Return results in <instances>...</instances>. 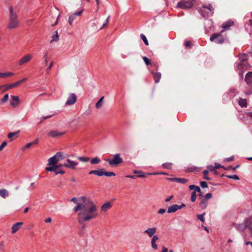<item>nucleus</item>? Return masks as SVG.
Wrapping results in <instances>:
<instances>
[{
  "instance_id": "1",
  "label": "nucleus",
  "mask_w": 252,
  "mask_h": 252,
  "mask_svg": "<svg viewBox=\"0 0 252 252\" xmlns=\"http://www.w3.org/2000/svg\"><path fill=\"white\" fill-rule=\"evenodd\" d=\"M96 211V206L93 201H90L89 204L84 203L82 208L79 209V211L77 212L78 222L82 224L94 219L97 216Z\"/></svg>"
},
{
  "instance_id": "2",
  "label": "nucleus",
  "mask_w": 252,
  "mask_h": 252,
  "mask_svg": "<svg viewBox=\"0 0 252 252\" xmlns=\"http://www.w3.org/2000/svg\"><path fill=\"white\" fill-rule=\"evenodd\" d=\"M9 16L7 27L9 29L17 28L19 26L20 24V22L18 18L17 13L14 10L12 6H11L9 7Z\"/></svg>"
},
{
  "instance_id": "3",
  "label": "nucleus",
  "mask_w": 252,
  "mask_h": 252,
  "mask_svg": "<svg viewBox=\"0 0 252 252\" xmlns=\"http://www.w3.org/2000/svg\"><path fill=\"white\" fill-rule=\"evenodd\" d=\"M252 224V218H247L243 223L235 224L234 227L236 229L241 232H244L247 228H248L250 232L252 235V227L251 226Z\"/></svg>"
},
{
  "instance_id": "4",
  "label": "nucleus",
  "mask_w": 252,
  "mask_h": 252,
  "mask_svg": "<svg viewBox=\"0 0 252 252\" xmlns=\"http://www.w3.org/2000/svg\"><path fill=\"white\" fill-rule=\"evenodd\" d=\"M104 160L107 162L111 166H117L121 164L123 161L120 154L114 155L112 159L105 158Z\"/></svg>"
},
{
  "instance_id": "5",
  "label": "nucleus",
  "mask_w": 252,
  "mask_h": 252,
  "mask_svg": "<svg viewBox=\"0 0 252 252\" xmlns=\"http://www.w3.org/2000/svg\"><path fill=\"white\" fill-rule=\"evenodd\" d=\"M196 1V0H182L178 2L177 7L183 9H189L194 5Z\"/></svg>"
},
{
  "instance_id": "6",
  "label": "nucleus",
  "mask_w": 252,
  "mask_h": 252,
  "mask_svg": "<svg viewBox=\"0 0 252 252\" xmlns=\"http://www.w3.org/2000/svg\"><path fill=\"white\" fill-rule=\"evenodd\" d=\"M200 13L203 17H208L213 15L214 13V8L211 4L208 6H203L200 9Z\"/></svg>"
},
{
  "instance_id": "7",
  "label": "nucleus",
  "mask_w": 252,
  "mask_h": 252,
  "mask_svg": "<svg viewBox=\"0 0 252 252\" xmlns=\"http://www.w3.org/2000/svg\"><path fill=\"white\" fill-rule=\"evenodd\" d=\"M64 158L61 152H58L53 157L48 159V165H55L59 161Z\"/></svg>"
},
{
  "instance_id": "8",
  "label": "nucleus",
  "mask_w": 252,
  "mask_h": 252,
  "mask_svg": "<svg viewBox=\"0 0 252 252\" xmlns=\"http://www.w3.org/2000/svg\"><path fill=\"white\" fill-rule=\"evenodd\" d=\"M210 40L218 44H222L224 42V38L221 33H216L210 36Z\"/></svg>"
},
{
  "instance_id": "9",
  "label": "nucleus",
  "mask_w": 252,
  "mask_h": 252,
  "mask_svg": "<svg viewBox=\"0 0 252 252\" xmlns=\"http://www.w3.org/2000/svg\"><path fill=\"white\" fill-rule=\"evenodd\" d=\"M70 201L74 202L76 204V206H75L73 209V211L75 213H77L79 211V209H81L83 207V202H79L78 198L73 197L70 199Z\"/></svg>"
},
{
  "instance_id": "10",
  "label": "nucleus",
  "mask_w": 252,
  "mask_h": 252,
  "mask_svg": "<svg viewBox=\"0 0 252 252\" xmlns=\"http://www.w3.org/2000/svg\"><path fill=\"white\" fill-rule=\"evenodd\" d=\"M184 207H185V205L184 203H182L181 205H173L168 207L167 212L168 213H174L178 210L181 209Z\"/></svg>"
},
{
  "instance_id": "11",
  "label": "nucleus",
  "mask_w": 252,
  "mask_h": 252,
  "mask_svg": "<svg viewBox=\"0 0 252 252\" xmlns=\"http://www.w3.org/2000/svg\"><path fill=\"white\" fill-rule=\"evenodd\" d=\"M66 163L63 164V166L68 168H70L73 170L76 169V166L78 165L77 162L72 161L70 159L68 158L66 159Z\"/></svg>"
},
{
  "instance_id": "12",
  "label": "nucleus",
  "mask_w": 252,
  "mask_h": 252,
  "mask_svg": "<svg viewBox=\"0 0 252 252\" xmlns=\"http://www.w3.org/2000/svg\"><path fill=\"white\" fill-rule=\"evenodd\" d=\"M32 58V55L31 54H27L23 56L20 60L19 64L20 65H23L28 62H29Z\"/></svg>"
},
{
  "instance_id": "13",
  "label": "nucleus",
  "mask_w": 252,
  "mask_h": 252,
  "mask_svg": "<svg viewBox=\"0 0 252 252\" xmlns=\"http://www.w3.org/2000/svg\"><path fill=\"white\" fill-rule=\"evenodd\" d=\"M77 100V97L75 94L72 93L65 102L66 105H71L74 104Z\"/></svg>"
},
{
  "instance_id": "14",
  "label": "nucleus",
  "mask_w": 252,
  "mask_h": 252,
  "mask_svg": "<svg viewBox=\"0 0 252 252\" xmlns=\"http://www.w3.org/2000/svg\"><path fill=\"white\" fill-rule=\"evenodd\" d=\"M83 12V10L75 12L71 14L68 17V23L70 26H72L73 22L77 16H80Z\"/></svg>"
},
{
  "instance_id": "15",
  "label": "nucleus",
  "mask_w": 252,
  "mask_h": 252,
  "mask_svg": "<svg viewBox=\"0 0 252 252\" xmlns=\"http://www.w3.org/2000/svg\"><path fill=\"white\" fill-rule=\"evenodd\" d=\"M112 206V204L110 202H106L101 206L100 211L102 212H106Z\"/></svg>"
},
{
  "instance_id": "16",
  "label": "nucleus",
  "mask_w": 252,
  "mask_h": 252,
  "mask_svg": "<svg viewBox=\"0 0 252 252\" xmlns=\"http://www.w3.org/2000/svg\"><path fill=\"white\" fill-rule=\"evenodd\" d=\"M11 97L12 101L10 102V105L12 107L16 106L20 102L19 96L11 95Z\"/></svg>"
},
{
  "instance_id": "17",
  "label": "nucleus",
  "mask_w": 252,
  "mask_h": 252,
  "mask_svg": "<svg viewBox=\"0 0 252 252\" xmlns=\"http://www.w3.org/2000/svg\"><path fill=\"white\" fill-rule=\"evenodd\" d=\"M247 55L246 54H242L240 56V59L241 62V63L238 64V67L239 69H241L242 68V65L245 64V61L247 60Z\"/></svg>"
},
{
  "instance_id": "18",
  "label": "nucleus",
  "mask_w": 252,
  "mask_h": 252,
  "mask_svg": "<svg viewBox=\"0 0 252 252\" xmlns=\"http://www.w3.org/2000/svg\"><path fill=\"white\" fill-rule=\"evenodd\" d=\"M23 222H17L13 225L12 226V231L11 233L12 234L15 233L21 227V226L22 225Z\"/></svg>"
},
{
  "instance_id": "19",
  "label": "nucleus",
  "mask_w": 252,
  "mask_h": 252,
  "mask_svg": "<svg viewBox=\"0 0 252 252\" xmlns=\"http://www.w3.org/2000/svg\"><path fill=\"white\" fill-rule=\"evenodd\" d=\"M104 169H99L96 170H92L89 172V174H94L98 176H102L104 175Z\"/></svg>"
},
{
  "instance_id": "20",
  "label": "nucleus",
  "mask_w": 252,
  "mask_h": 252,
  "mask_svg": "<svg viewBox=\"0 0 252 252\" xmlns=\"http://www.w3.org/2000/svg\"><path fill=\"white\" fill-rule=\"evenodd\" d=\"M156 227L149 228L144 231V233H147L150 237H151L156 233Z\"/></svg>"
},
{
  "instance_id": "21",
  "label": "nucleus",
  "mask_w": 252,
  "mask_h": 252,
  "mask_svg": "<svg viewBox=\"0 0 252 252\" xmlns=\"http://www.w3.org/2000/svg\"><path fill=\"white\" fill-rule=\"evenodd\" d=\"M168 179L171 181L176 182L181 184H185L188 182V180L185 178H169Z\"/></svg>"
},
{
  "instance_id": "22",
  "label": "nucleus",
  "mask_w": 252,
  "mask_h": 252,
  "mask_svg": "<svg viewBox=\"0 0 252 252\" xmlns=\"http://www.w3.org/2000/svg\"><path fill=\"white\" fill-rule=\"evenodd\" d=\"M64 133V132H60L57 130H52L48 133V136L52 137H56L62 135Z\"/></svg>"
},
{
  "instance_id": "23",
  "label": "nucleus",
  "mask_w": 252,
  "mask_h": 252,
  "mask_svg": "<svg viewBox=\"0 0 252 252\" xmlns=\"http://www.w3.org/2000/svg\"><path fill=\"white\" fill-rule=\"evenodd\" d=\"M151 73L153 74V78L156 83H158L159 82L161 77V73L160 72H154L152 71Z\"/></svg>"
},
{
  "instance_id": "24",
  "label": "nucleus",
  "mask_w": 252,
  "mask_h": 252,
  "mask_svg": "<svg viewBox=\"0 0 252 252\" xmlns=\"http://www.w3.org/2000/svg\"><path fill=\"white\" fill-rule=\"evenodd\" d=\"M245 81L248 85L252 84V72H249L246 75Z\"/></svg>"
},
{
  "instance_id": "25",
  "label": "nucleus",
  "mask_w": 252,
  "mask_h": 252,
  "mask_svg": "<svg viewBox=\"0 0 252 252\" xmlns=\"http://www.w3.org/2000/svg\"><path fill=\"white\" fill-rule=\"evenodd\" d=\"M9 195V192L5 189H0V196L3 198H5Z\"/></svg>"
},
{
  "instance_id": "26",
  "label": "nucleus",
  "mask_w": 252,
  "mask_h": 252,
  "mask_svg": "<svg viewBox=\"0 0 252 252\" xmlns=\"http://www.w3.org/2000/svg\"><path fill=\"white\" fill-rule=\"evenodd\" d=\"M208 204V201L205 200L204 199H202L201 202L199 203V207L202 209H205L207 207Z\"/></svg>"
},
{
  "instance_id": "27",
  "label": "nucleus",
  "mask_w": 252,
  "mask_h": 252,
  "mask_svg": "<svg viewBox=\"0 0 252 252\" xmlns=\"http://www.w3.org/2000/svg\"><path fill=\"white\" fill-rule=\"evenodd\" d=\"M239 104L241 107H247V101L246 99L240 98L239 99Z\"/></svg>"
},
{
  "instance_id": "28",
  "label": "nucleus",
  "mask_w": 252,
  "mask_h": 252,
  "mask_svg": "<svg viewBox=\"0 0 252 252\" xmlns=\"http://www.w3.org/2000/svg\"><path fill=\"white\" fill-rule=\"evenodd\" d=\"M104 96H102L95 104V107L97 109H99L102 106L103 103Z\"/></svg>"
},
{
  "instance_id": "29",
  "label": "nucleus",
  "mask_w": 252,
  "mask_h": 252,
  "mask_svg": "<svg viewBox=\"0 0 252 252\" xmlns=\"http://www.w3.org/2000/svg\"><path fill=\"white\" fill-rule=\"evenodd\" d=\"M14 73L12 72H7L4 73L0 72V78H6L9 76H13Z\"/></svg>"
},
{
  "instance_id": "30",
  "label": "nucleus",
  "mask_w": 252,
  "mask_h": 252,
  "mask_svg": "<svg viewBox=\"0 0 252 252\" xmlns=\"http://www.w3.org/2000/svg\"><path fill=\"white\" fill-rule=\"evenodd\" d=\"M55 35H53L52 37V40H51L50 42H57L59 40V35L58 34V32L56 31L55 32Z\"/></svg>"
},
{
  "instance_id": "31",
  "label": "nucleus",
  "mask_w": 252,
  "mask_h": 252,
  "mask_svg": "<svg viewBox=\"0 0 252 252\" xmlns=\"http://www.w3.org/2000/svg\"><path fill=\"white\" fill-rule=\"evenodd\" d=\"M189 189L190 190H194L193 191H197V192H200V189L199 187L196 186L195 185H190L189 186Z\"/></svg>"
},
{
  "instance_id": "32",
  "label": "nucleus",
  "mask_w": 252,
  "mask_h": 252,
  "mask_svg": "<svg viewBox=\"0 0 252 252\" xmlns=\"http://www.w3.org/2000/svg\"><path fill=\"white\" fill-rule=\"evenodd\" d=\"M100 162V159L98 157H95L94 158L92 159L91 160V163L92 164H98Z\"/></svg>"
},
{
  "instance_id": "33",
  "label": "nucleus",
  "mask_w": 252,
  "mask_h": 252,
  "mask_svg": "<svg viewBox=\"0 0 252 252\" xmlns=\"http://www.w3.org/2000/svg\"><path fill=\"white\" fill-rule=\"evenodd\" d=\"M20 131L19 130H18L17 131H15V132H10L8 133V138L10 139V141H12V139H11L13 137L16 136V135H17L19 133Z\"/></svg>"
},
{
  "instance_id": "34",
  "label": "nucleus",
  "mask_w": 252,
  "mask_h": 252,
  "mask_svg": "<svg viewBox=\"0 0 252 252\" xmlns=\"http://www.w3.org/2000/svg\"><path fill=\"white\" fill-rule=\"evenodd\" d=\"M51 167H46L45 169L47 171L52 172L56 171L57 169V167H56L55 165H51Z\"/></svg>"
},
{
  "instance_id": "35",
  "label": "nucleus",
  "mask_w": 252,
  "mask_h": 252,
  "mask_svg": "<svg viewBox=\"0 0 252 252\" xmlns=\"http://www.w3.org/2000/svg\"><path fill=\"white\" fill-rule=\"evenodd\" d=\"M78 159L82 162H87L90 160V158L88 157H78Z\"/></svg>"
},
{
  "instance_id": "36",
  "label": "nucleus",
  "mask_w": 252,
  "mask_h": 252,
  "mask_svg": "<svg viewBox=\"0 0 252 252\" xmlns=\"http://www.w3.org/2000/svg\"><path fill=\"white\" fill-rule=\"evenodd\" d=\"M26 80H27V78H23L22 80L17 81L15 83H13V84L14 85V88L19 86L21 84L23 83Z\"/></svg>"
},
{
  "instance_id": "37",
  "label": "nucleus",
  "mask_w": 252,
  "mask_h": 252,
  "mask_svg": "<svg viewBox=\"0 0 252 252\" xmlns=\"http://www.w3.org/2000/svg\"><path fill=\"white\" fill-rule=\"evenodd\" d=\"M208 170H205L203 172V178L206 180H211V179L208 176Z\"/></svg>"
},
{
  "instance_id": "38",
  "label": "nucleus",
  "mask_w": 252,
  "mask_h": 252,
  "mask_svg": "<svg viewBox=\"0 0 252 252\" xmlns=\"http://www.w3.org/2000/svg\"><path fill=\"white\" fill-rule=\"evenodd\" d=\"M133 172L135 174H138L137 177H145V175L141 171L134 170Z\"/></svg>"
},
{
  "instance_id": "39",
  "label": "nucleus",
  "mask_w": 252,
  "mask_h": 252,
  "mask_svg": "<svg viewBox=\"0 0 252 252\" xmlns=\"http://www.w3.org/2000/svg\"><path fill=\"white\" fill-rule=\"evenodd\" d=\"M9 98V95L8 94H5L4 96L1 98V102L2 103H5L8 100V99Z\"/></svg>"
},
{
  "instance_id": "40",
  "label": "nucleus",
  "mask_w": 252,
  "mask_h": 252,
  "mask_svg": "<svg viewBox=\"0 0 252 252\" xmlns=\"http://www.w3.org/2000/svg\"><path fill=\"white\" fill-rule=\"evenodd\" d=\"M104 175L107 176V177H111V176H115L116 174L115 173L113 172H107L104 171Z\"/></svg>"
},
{
  "instance_id": "41",
  "label": "nucleus",
  "mask_w": 252,
  "mask_h": 252,
  "mask_svg": "<svg viewBox=\"0 0 252 252\" xmlns=\"http://www.w3.org/2000/svg\"><path fill=\"white\" fill-rule=\"evenodd\" d=\"M3 87H5V91H7V90H8L9 89L14 88L13 84H5V85H3Z\"/></svg>"
},
{
  "instance_id": "42",
  "label": "nucleus",
  "mask_w": 252,
  "mask_h": 252,
  "mask_svg": "<svg viewBox=\"0 0 252 252\" xmlns=\"http://www.w3.org/2000/svg\"><path fill=\"white\" fill-rule=\"evenodd\" d=\"M233 25V22L231 21L228 22V24H224L222 25L223 28H227Z\"/></svg>"
},
{
  "instance_id": "43",
  "label": "nucleus",
  "mask_w": 252,
  "mask_h": 252,
  "mask_svg": "<svg viewBox=\"0 0 252 252\" xmlns=\"http://www.w3.org/2000/svg\"><path fill=\"white\" fill-rule=\"evenodd\" d=\"M205 214V213L204 212L202 214H200V215H197V218L200 220H201L202 222H204L205 221V220H204V216Z\"/></svg>"
},
{
  "instance_id": "44",
  "label": "nucleus",
  "mask_w": 252,
  "mask_h": 252,
  "mask_svg": "<svg viewBox=\"0 0 252 252\" xmlns=\"http://www.w3.org/2000/svg\"><path fill=\"white\" fill-rule=\"evenodd\" d=\"M227 178H230V179H234V180H238L239 179V178L238 177V176L236 175H226V176Z\"/></svg>"
},
{
  "instance_id": "45",
  "label": "nucleus",
  "mask_w": 252,
  "mask_h": 252,
  "mask_svg": "<svg viewBox=\"0 0 252 252\" xmlns=\"http://www.w3.org/2000/svg\"><path fill=\"white\" fill-rule=\"evenodd\" d=\"M140 36H141V38L142 39L143 41H144V42L145 43V44L146 45H148L149 44V43H148V40L147 39L146 36L143 34H141L140 35Z\"/></svg>"
},
{
  "instance_id": "46",
  "label": "nucleus",
  "mask_w": 252,
  "mask_h": 252,
  "mask_svg": "<svg viewBox=\"0 0 252 252\" xmlns=\"http://www.w3.org/2000/svg\"><path fill=\"white\" fill-rule=\"evenodd\" d=\"M142 58L147 65H148L151 64L150 61L147 57L144 56V57H143Z\"/></svg>"
},
{
  "instance_id": "47",
  "label": "nucleus",
  "mask_w": 252,
  "mask_h": 252,
  "mask_svg": "<svg viewBox=\"0 0 252 252\" xmlns=\"http://www.w3.org/2000/svg\"><path fill=\"white\" fill-rule=\"evenodd\" d=\"M196 192H195V191H193L191 193L190 200H191V202H194L196 200Z\"/></svg>"
},
{
  "instance_id": "48",
  "label": "nucleus",
  "mask_w": 252,
  "mask_h": 252,
  "mask_svg": "<svg viewBox=\"0 0 252 252\" xmlns=\"http://www.w3.org/2000/svg\"><path fill=\"white\" fill-rule=\"evenodd\" d=\"M79 202H83V203H87L86 202V198L85 196H83L79 198H78Z\"/></svg>"
},
{
  "instance_id": "49",
  "label": "nucleus",
  "mask_w": 252,
  "mask_h": 252,
  "mask_svg": "<svg viewBox=\"0 0 252 252\" xmlns=\"http://www.w3.org/2000/svg\"><path fill=\"white\" fill-rule=\"evenodd\" d=\"M212 196V194L211 193H207L203 199H204L206 200H208V199H210Z\"/></svg>"
},
{
  "instance_id": "50",
  "label": "nucleus",
  "mask_w": 252,
  "mask_h": 252,
  "mask_svg": "<svg viewBox=\"0 0 252 252\" xmlns=\"http://www.w3.org/2000/svg\"><path fill=\"white\" fill-rule=\"evenodd\" d=\"M216 170L215 166L212 165H209L207 167V170L209 171H214Z\"/></svg>"
},
{
  "instance_id": "51",
  "label": "nucleus",
  "mask_w": 252,
  "mask_h": 252,
  "mask_svg": "<svg viewBox=\"0 0 252 252\" xmlns=\"http://www.w3.org/2000/svg\"><path fill=\"white\" fill-rule=\"evenodd\" d=\"M200 185L202 188H206L208 187L207 183L204 181L200 182Z\"/></svg>"
},
{
  "instance_id": "52",
  "label": "nucleus",
  "mask_w": 252,
  "mask_h": 252,
  "mask_svg": "<svg viewBox=\"0 0 252 252\" xmlns=\"http://www.w3.org/2000/svg\"><path fill=\"white\" fill-rule=\"evenodd\" d=\"M109 17L110 16H109L106 19V22L105 23H104L102 26L101 27V28H100V29H102L103 28H105L108 24L109 23Z\"/></svg>"
},
{
  "instance_id": "53",
  "label": "nucleus",
  "mask_w": 252,
  "mask_h": 252,
  "mask_svg": "<svg viewBox=\"0 0 252 252\" xmlns=\"http://www.w3.org/2000/svg\"><path fill=\"white\" fill-rule=\"evenodd\" d=\"M151 245H152V247L154 249V250H157L158 249V246L157 245H156V242H154V241H151Z\"/></svg>"
},
{
  "instance_id": "54",
  "label": "nucleus",
  "mask_w": 252,
  "mask_h": 252,
  "mask_svg": "<svg viewBox=\"0 0 252 252\" xmlns=\"http://www.w3.org/2000/svg\"><path fill=\"white\" fill-rule=\"evenodd\" d=\"M6 145L7 142L6 141L3 142L0 145V151H1Z\"/></svg>"
},
{
  "instance_id": "55",
  "label": "nucleus",
  "mask_w": 252,
  "mask_h": 252,
  "mask_svg": "<svg viewBox=\"0 0 252 252\" xmlns=\"http://www.w3.org/2000/svg\"><path fill=\"white\" fill-rule=\"evenodd\" d=\"M162 166L166 168L169 169L171 167V163H163L162 164Z\"/></svg>"
},
{
  "instance_id": "56",
  "label": "nucleus",
  "mask_w": 252,
  "mask_h": 252,
  "mask_svg": "<svg viewBox=\"0 0 252 252\" xmlns=\"http://www.w3.org/2000/svg\"><path fill=\"white\" fill-rule=\"evenodd\" d=\"M54 62H51L49 64L48 68H47V71L48 72L50 69L51 68L53 67V65H54Z\"/></svg>"
},
{
  "instance_id": "57",
  "label": "nucleus",
  "mask_w": 252,
  "mask_h": 252,
  "mask_svg": "<svg viewBox=\"0 0 252 252\" xmlns=\"http://www.w3.org/2000/svg\"><path fill=\"white\" fill-rule=\"evenodd\" d=\"M55 114L54 113H52L49 115H47L46 116H45V117H43L42 119V120H46L47 119H48V118H51L52 117H53Z\"/></svg>"
},
{
  "instance_id": "58",
  "label": "nucleus",
  "mask_w": 252,
  "mask_h": 252,
  "mask_svg": "<svg viewBox=\"0 0 252 252\" xmlns=\"http://www.w3.org/2000/svg\"><path fill=\"white\" fill-rule=\"evenodd\" d=\"M185 45L186 47H190L191 46V43L189 41H186L185 43Z\"/></svg>"
},
{
  "instance_id": "59",
  "label": "nucleus",
  "mask_w": 252,
  "mask_h": 252,
  "mask_svg": "<svg viewBox=\"0 0 252 252\" xmlns=\"http://www.w3.org/2000/svg\"><path fill=\"white\" fill-rule=\"evenodd\" d=\"M251 87V89L250 90H248L247 91V92H246L245 94H248V95H250V94H252V85L251 84L250 86Z\"/></svg>"
},
{
  "instance_id": "60",
  "label": "nucleus",
  "mask_w": 252,
  "mask_h": 252,
  "mask_svg": "<svg viewBox=\"0 0 252 252\" xmlns=\"http://www.w3.org/2000/svg\"><path fill=\"white\" fill-rule=\"evenodd\" d=\"M215 169H219L220 168L223 167V166L221 165L220 163H215Z\"/></svg>"
},
{
  "instance_id": "61",
  "label": "nucleus",
  "mask_w": 252,
  "mask_h": 252,
  "mask_svg": "<svg viewBox=\"0 0 252 252\" xmlns=\"http://www.w3.org/2000/svg\"><path fill=\"white\" fill-rule=\"evenodd\" d=\"M158 240V237L157 235H153V237L152 239V241L157 242Z\"/></svg>"
},
{
  "instance_id": "62",
  "label": "nucleus",
  "mask_w": 252,
  "mask_h": 252,
  "mask_svg": "<svg viewBox=\"0 0 252 252\" xmlns=\"http://www.w3.org/2000/svg\"><path fill=\"white\" fill-rule=\"evenodd\" d=\"M166 212V210L165 209H160L158 211V213L160 214H163Z\"/></svg>"
},
{
  "instance_id": "63",
  "label": "nucleus",
  "mask_w": 252,
  "mask_h": 252,
  "mask_svg": "<svg viewBox=\"0 0 252 252\" xmlns=\"http://www.w3.org/2000/svg\"><path fill=\"white\" fill-rule=\"evenodd\" d=\"M31 146H32V144L31 143V142L30 143H28L27 144H26L25 146V147L23 149V150H24L26 148H29V147H30Z\"/></svg>"
},
{
  "instance_id": "64",
  "label": "nucleus",
  "mask_w": 252,
  "mask_h": 252,
  "mask_svg": "<svg viewBox=\"0 0 252 252\" xmlns=\"http://www.w3.org/2000/svg\"><path fill=\"white\" fill-rule=\"evenodd\" d=\"M173 198V195H171L169 197H168L165 200V202H169L170 201L172 198Z\"/></svg>"
}]
</instances>
